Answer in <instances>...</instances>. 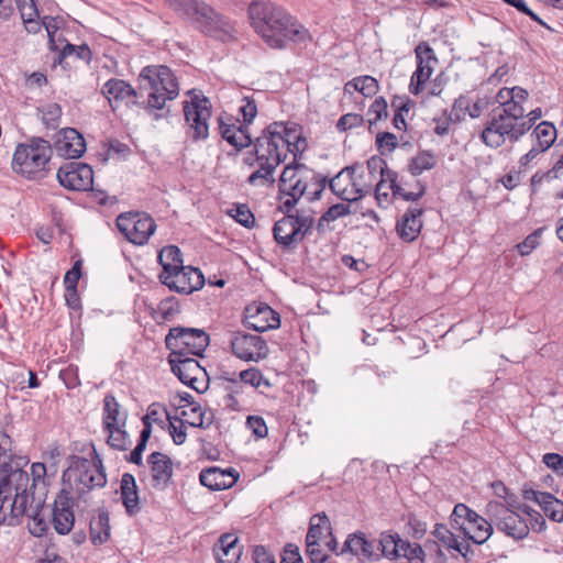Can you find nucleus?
Returning <instances> with one entry per match:
<instances>
[{
  "label": "nucleus",
  "mask_w": 563,
  "mask_h": 563,
  "mask_svg": "<svg viewBox=\"0 0 563 563\" xmlns=\"http://www.w3.org/2000/svg\"><path fill=\"white\" fill-rule=\"evenodd\" d=\"M417 67L410 78L409 91L412 95H419L423 90L424 84L430 79L433 73V65L438 58L433 48L427 43L421 42L415 48Z\"/></svg>",
  "instance_id": "aec40b11"
},
{
  "label": "nucleus",
  "mask_w": 563,
  "mask_h": 563,
  "mask_svg": "<svg viewBox=\"0 0 563 563\" xmlns=\"http://www.w3.org/2000/svg\"><path fill=\"white\" fill-rule=\"evenodd\" d=\"M57 179L66 189L86 191L92 188L93 170L88 164L68 162L58 168Z\"/></svg>",
  "instance_id": "a211bd4d"
},
{
  "label": "nucleus",
  "mask_w": 563,
  "mask_h": 563,
  "mask_svg": "<svg viewBox=\"0 0 563 563\" xmlns=\"http://www.w3.org/2000/svg\"><path fill=\"white\" fill-rule=\"evenodd\" d=\"M347 185L349 184H342V173H338L332 179L329 181V188L330 190L338 196L340 199L345 201H355L363 197V194L361 190H356L358 192L357 196H347Z\"/></svg>",
  "instance_id": "de8ad7c7"
},
{
  "label": "nucleus",
  "mask_w": 563,
  "mask_h": 563,
  "mask_svg": "<svg viewBox=\"0 0 563 563\" xmlns=\"http://www.w3.org/2000/svg\"><path fill=\"white\" fill-rule=\"evenodd\" d=\"M34 504H27L26 509L5 511L0 510V525L15 526L20 523L22 517H27V530L35 538L46 537L51 522V507L44 501L43 487L38 488L37 497L33 498Z\"/></svg>",
  "instance_id": "0eeeda50"
},
{
  "label": "nucleus",
  "mask_w": 563,
  "mask_h": 563,
  "mask_svg": "<svg viewBox=\"0 0 563 563\" xmlns=\"http://www.w3.org/2000/svg\"><path fill=\"white\" fill-rule=\"evenodd\" d=\"M168 363L170 364L172 372L183 384L191 387L198 393L207 389V371L195 357H192V355L178 356L169 354Z\"/></svg>",
  "instance_id": "4468645a"
},
{
  "label": "nucleus",
  "mask_w": 563,
  "mask_h": 563,
  "mask_svg": "<svg viewBox=\"0 0 563 563\" xmlns=\"http://www.w3.org/2000/svg\"><path fill=\"white\" fill-rule=\"evenodd\" d=\"M422 208L409 207L397 221L396 231L402 241L412 242L418 238L422 229Z\"/></svg>",
  "instance_id": "cd10ccee"
},
{
  "label": "nucleus",
  "mask_w": 563,
  "mask_h": 563,
  "mask_svg": "<svg viewBox=\"0 0 563 563\" xmlns=\"http://www.w3.org/2000/svg\"><path fill=\"white\" fill-rule=\"evenodd\" d=\"M68 467L63 472V484L68 486L78 499L86 501V496L95 488L107 485V475L97 451L93 449V459L71 454L67 459Z\"/></svg>",
  "instance_id": "39448f33"
},
{
  "label": "nucleus",
  "mask_w": 563,
  "mask_h": 563,
  "mask_svg": "<svg viewBox=\"0 0 563 563\" xmlns=\"http://www.w3.org/2000/svg\"><path fill=\"white\" fill-rule=\"evenodd\" d=\"M189 101H184V117L187 125V135L195 142L206 140L209 136V120L211 118L210 100L196 93L194 90L188 91Z\"/></svg>",
  "instance_id": "9b49d317"
},
{
  "label": "nucleus",
  "mask_w": 563,
  "mask_h": 563,
  "mask_svg": "<svg viewBox=\"0 0 563 563\" xmlns=\"http://www.w3.org/2000/svg\"><path fill=\"white\" fill-rule=\"evenodd\" d=\"M29 460L19 457L16 466L9 474L0 477V510L5 511L26 509L27 504H34L40 487H43L44 501H46L48 488L45 479L46 466L43 463H33L31 473L24 471Z\"/></svg>",
  "instance_id": "7ed1b4c3"
},
{
  "label": "nucleus",
  "mask_w": 563,
  "mask_h": 563,
  "mask_svg": "<svg viewBox=\"0 0 563 563\" xmlns=\"http://www.w3.org/2000/svg\"><path fill=\"white\" fill-rule=\"evenodd\" d=\"M350 213V206L345 203H335L331 206L320 218L319 227L321 222H331L341 217Z\"/></svg>",
  "instance_id": "bf43d9fd"
},
{
  "label": "nucleus",
  "mask_w": 563,
  "mask_h": 563,
  "mask_svg": "<svg viewBox=\"0 0 563 563\" xmlns=\"http://www.w3.org/2000/svg\"><path fill=\"white\" fill-rule=\"evenodd\" d=\"M486 516L499 531L515 540H522L529 534L530 527L527 521L503 503L489 501L486 505Z\"/></svg>",
  "instance_id": "f8f14e48"
},
{
  "label": "nucleus",
  "mask_w": 563,
  "mask_h": 563,
  "mask_svg": "<svg viewBox=\"0 0 563 563\" xmlns=\"http://www.w3.org/2000/svg\"><path fill=\"white\" fill-rule=\"evenodd\" d=\"M508 505L510 507H514L518 510H521L523 514H526L527 516H529L530 518V521H531V528L537 531V532H542L547 529V522L544 520V518L542 517V515L532 509L531 507L527 506V505H518V506H515V504L510 500H508Z\"/></svg>",
  "instance_id": "09e8293b"
},
{
  "label": "nucleus",
  "mask_w": 563,
  "mask_h": 563,
  "mask_svg": "<svg viewBox=\"0 0 563 563\" xmlns=\"http://www.w3.org/2000/svg\"><path fill=\"white\" fill-rule=\"evenodd\" d=\"M69 57L89 63L91 59V51L87 44L74 45L67 43L59 52V64H63Z\"/></svg>",
  "instance_id": "ea45409f"
},
{
  "label": "nucleus",
  "mask_w": 563,
  "mask_h": 563,
  "mask_svg": "<svg viewBox=\"0 0 563 563\" xmlns=\"http://www.w3.org/2000/svg\"><path fill=\"white\" fill-rule=\"evenodd\" d=\"M119 231L133 244L143 245L147 243L156 230L155 221L146 213L129 212L117 218Z\"/></svg>",
  "instance_id": "2eb2a0df"
},
{
  "label": "nucleus",
  "mask_w": 563,
  "mask_h": 563,
  "mask_svg": "<svg viewBox=\"0 0 563 563\" xmlns=\"http://www.w3.org/2000/svg\"><path fill=\"white\" fill-rule=\"evenodd\" d=\"M497 114L509 118L511 120L522 122L526 109L523 106L517 103L514 101V98H511L499 111V108L496 109Z\"/></svg>",
  "instance_id": "864d4df0"
},
{
  "label": "nucleus",
  "mask_w": 563,
  "mask_h": 563,
  "mask_svg": "<svg viewBox=\"0 0 563 563\" xmlns=\"http://www.w3.org/2000/svg\"><path fill=\"white\" fill-rule=\"evenodd\" d=\"M236 122L238 120H234L232 117H229L227 121L223 117L218 118L219 132L222 139L240 151L254 144V142L247 125H236Z\"/></svg>",
  "instance_id": "b1692460"
},
{
  "label": "nucleus",
  "mask_w": 563,
  "mask_h": 563,
  "mask_svg": "<svg viewBox=\"0 0 563 563\" xmlns=\"http://www.w3.org/2000/svg\"><path fill=\"white\" fill-rule=\"evenodd\" d=\"M545 516L554 522H563V501L552 494H547L540 505Z\"/></svg>",
  "instance_id": "58836bf2"
},
{
  "label": "nucleus",
  "mask_w": 563,
  "mask_h": 563,
  "mask_svg": "<svg viewBox=\"0 0 563 563\" xmlns=\"http://www.w3.org/2000/svg\"><path fill=\"white\" fill-rule=\"evenodd\" d=\"M363 122V115L357 113H346L339 119L336 123V129L341 132H344L350 129L361 126Z\"/></svg>",
  "instance_id": "e2e57ef3"
},
{
  "label": "nucleus",
  "mask_w": 563,
  "mask_h": 563,
  "mask_svg": "<svg viewBox=\"0 0 563 563\" xmlns=\"http://www.w3.org/2000/svg\"><path fill=\"white\" fill-rule=\"evenodd\" d=\"M210 343L209 334L202 329L174 327L165 338L169 354L178 356H202Z\"/></svg>",
  "instance_id": "1a4fd4ad"
},
{
  "label": "nucleus",
  "mask_w": 563,
  "mask_h": 563,
  "mask_svg": "<svg viewBox=\"0 0 563 563\" xmlns=\"http://www.w3.org/2000/svg\"><path fill=\"white\" fill-rule=\"evenodd\" d=\"M139 89L119 78H111L103 84L101 93L109 101L112 111L121 106L163 110L167 100H174L179 95L176 76L164 65L144 67L139 75Z\"/></svg>",
  "instance_id": "f257e3e1"
},
{
  "label": "nucleus",
  "mask_w": 563,
  "mask_h": 563,
  "mask_svg": "<svg viewBox=\"0 0 563 563\" xmlns=\"http://www.w3.org/2000/svg\"><path fill=\"white\" fill-rule=\"evenodd\" d=\"M120 493L122 504L129 516H135L141 511L139 488L135 477L130 473H124L120 482Z\"/></svg>",
  "instance_id": "c85d7f7f"
},
{
  "label": "nucleus",
  "mask_w": 563,
  "mask_h": 563,
  "mask_svg": "<svg viewBox=\"0 0 563 563\" xmlns=\"http://www.w3.org/2000/svg\"><path fill=\"white\" fill-rule=\"evenodd\" d=\"M247 12L253 30L272 48L311 41L309 31L296 18L269 0H253Z\"/></svg>",
  "instance_id": "f03ea898"
},
{
  "label": "nucleus",
  "mask_w": 563,
  "mask_h": 563,
  "mask_svg": "<svg viewBox=\"0 0 563 563\" xmlns=\"http://www.w3.org/2000/svg\"><path fill=\"white\" fill-rule=\"evenodd\" d=\"M432 534L448 548L454 549L462 555H465L461 548V543L456 540L455 536L448 529L445 525L437 523Z\"/></svg>",
  "instance_id": "a18cd8bd"
},
{
  "label": "nucleus",
  "mask_w": 563,
  "mask_h": 563,
  "mask_svg": "<svg viewBox=\"0 0 563 563\" xmlns=\"http://www.w3.org/2000/svg\"><path fill=\"white\" fill-rule=\"evenodd\" d=\"M529 131L527 123L518 122L509 118L497 114L494 110L493 118L487 122L481 133L483 143L492 148L503 146L506 141L510 143L518 142Z\"/></svg>",
  "instance_id": "9d476101"
},
{
  "label": "nucleus",
  "mask_w": 563,
  "mask_h": 563,
  "mask_svg": "<svg viewBox=\"0 0 563 563\" xmlns=\"http://www.w3.org/2000/svg\"><path fill=\"white\" fill-rule=\"evenodd\" d=\"M308 189L307 181L300 176L292 184H289L287 188H283L279 190L280 195H285L287 197H295L300 200V198L306 194Z\"/></svg>",
  "instance_id": "052dcab7"
},
{
  "label": "nucleus",
  "mask_w": 563,
  "mask_h": 563,
  "mask_svg": "<svg viewBox=\"0 0 563 563\" xmlns=\"http://www.w3.org/2000/svg\"><path fill=\"white\" fill-rule=\"evenodd\" d=\"M110 518L107 510H99L90 521V538L93 544H103L110 538Z\"/></svg>",
  "instance_id": "2f4dec72"
},
{
  "label": "nucleus",
  "mask_w": 563,
  "mask_h": 563,
  "mask_svg": "<svg viewBox=\"0 0 563 563\" xmlns=\"http://www.w3.org/2000/svg\"><path fill=\"white\" fill-rule=\"evenodd\" d=\"M532 135L537 139L536 145L539 146L541 151L545 152L555 141L556 130L551 122L542 121L536 126Z\"/></svg>",
  "instance_id": "4c0bfd02"
},
{
  "label": "nucleus",
  "mask_w": 563,
  "mask_h": 563,
  "mask_svg": "<svg viewBox=\"0 0 563 563\" xmlns=\"http://www.w3.org/2000/svg\"><path fill=\"white\" fill-rule=\"evenodd\" d=\"M213 552L218 563H236L241 556L242 548L238 543V537L225 533L216 543Z\"/></svg>",
  "instance_id": "c756f323"
},
{
  "label": "nucleus",
  "mask_w": 563,
  "mask_h": 563,
  "mask_svg": "<svg viewBox=\"0 0 563 563\" xmlns=\"http://www.w3.org/2000/svg\"><path fill=\"white\" fill-rule=\"evenodd\" d=\"M246 426L252 430L253 434L257 439H263L268 433L265 420L260 416H249L246 419Z\"/></svg>",
  "instance_id": "338daca9"
},
{
  "label": "nucleus",
  "mask_w": 563,
  "mask_h": 563,
  "mask_svg": "<svg viewBox=\"0 0 563 563\" xmlns=\"http://www.w3.org/2000/svg\"><path fill=\"white\" fill-rule=\"evenodd\" d=\"M152 474V486L155 489L164 490L172 482L173 462L172 459L162 452H153L147 457Z\"/></svg>",
  "instance_id": "a878e982"
},
{
  "label": "nucleus",
  "mask_w": 563,
  "mask_h": 563,
  "mask_svg": "<svg viewBox=\"0 0 563 563\" xmlns=\"http://www.w3.org/2000/svg\"><path fill=\"white\" fill-rule=\"evenodd\" d=\"M423 550L417 543L404 541L400 559H405V563H423Z\"/></svg>",
  "instance_id": "3c124183"
},
{
  "label": "nucleus",
  "mask_w": 563,
  "mask_h": 563,
  "mask_svg": "<svg viewBox=\"0 0 563 563\" xmlns=\"http://www.w3.org/2000/svg\"><path fill=\"white\" fill-rule=\"evenodd\" d=\"M52 153L53 150L48 141L42 137H32L27 143L16 146L12 168L30 179L35 178L38 173L46 169Z\"/></svg>",
  "instance_id": "423d86ee"
},
{
  "label": "nucleus",
  "mask_w": 563,
  "mask_h": 563,
  "mask_svg": "<svg viewBox=\"0 0 563 563\" xmlns=\"http://www.w3.org/2000/svg\"><path fill=\"white\" fill-rule=\"evenodd\" d=\"M62 115V108L57 103L47 104L42 111V121L47 128L56 129Z\"/></svg>",
  "instance_id": "6e6d98bb"
},
{
  "label": "nucleus",
  "mask_w": 563,
  "mask_h": 563,
  "mask_svg": "<svg viewBox=\"0 0 563 563\" xmlns=\"http://www.w3.org/2000/svg\"><path fill=\"white\" fill-rule=\"evenodd\" d=\"M470 514H472V509H470L464 504H457L454 507V509H453V511L451 514V517H450V521H451L452 527L459 528L461 530H465V528H464V519H465V516H470Z\"/></svg>",
  "instance_id": "69168bd1"
},
{
  "label": "nucleus",
  "mask_w": 563,
  "mask_h": 563,
  "mask_svg": "<svg viewBox=\"0 0 563 563\" xmlns=\"http://www.w3.org/2000/svg\"><path fill=\"white\" fill-rule=\"evenodd\" d=\"M404 541L397 533L383 532L376 544L382 558L389 560H399Z\"/></svg>",
  "instance_id": "7c9ffc66"
},
{
  "label": "nucleus",
  "mask_w": 563,
  "mask_h": 563,
  "mask_svg": "<svg viewBox=\"0 0 563 563\" xmlns=\"http://www.w3.org/2000/svg\"><path fill=\"white\" fill-rule=\"evenodd\" d=\"M243 323L250 330L265 332L279 328L280 317L268 305H251L245 309Z\"/></svg>",
  "instance_id": "4be33fe9"
},
{
  "label": "nucleus",
  "mask_w": 563,
  "mask_h": 563,
  "mask_svg": "<svg viewBox=\"0 0 563 563\" xmlns=\"http://www.w3.org/2000/svg\"><path fill=\"white\" fill-rule=\"evenodd\" d=\"M369 126L388 117L387 101L384 97H377L367 111Z\"/></svg>",
  "instance_id": "49530a36"
},
{
  "label": "nucleus",
  "mask_w": 563,
  "mask_h": 563,
  "mask_svg": "<svg viewBox=\"0 0 563 563\" xmlns=\"http://www.w3.org/2000/svg\"><path fill=\"white\" fill-rule=\"evenodd\" d=\"M397 179H398L397 173L391 169H388V167L386 166L380 175V180L376 185V188H375L376 198L377 199L380 198V189H383L384 184L386 181L389 183V188L391 189L393 194L395 192V190L399 191L400 185L397 183Z\"/></svg>",
  "instance_id": "4d7b16f0"
},
{
  "label": "nucleus",
  "mask_w": 563,
  "mask_h": 563,
  "mask_svg": "<svg viewBox=\"0 0 563 563\" xmlns=\"http://www.w3.org/2000/svg\"><path fill=\"white\" fill-rule=\"evenodd\" d=\"M164 412L166 413V419L168 420V431L173 438V441L176 445H181L185 443L187 439V432H186V422L180 418H173L167 409H164Z\"/></svg>",
  "instance_id": "c03bdc74"
},
{
  "label": "nucleus",
  "mask_w": 563,
  "mask_h": 563,
  "mask_svg": "<svg viewBox=\"0 0 563 563\" xmlns=\"http://www.w3.org/2000/svg\"><path fill=\"white\" fill-rule=\"evenodd\" d=\"M280 563H303L299 548L294 543H287L284 547Z\"/></svg>",
  "instance_id": "774afa93"
},
{
  "label": "nucleus",
  "mask_w": 563,
  "mask_h": 563,
  "mask_svg": "<svg viewBox=\"0 0 563 563\" xmlns=\"http://www.w3.org/2000/svg\"><path fill=\"white\" fill-rule=\"evenodd\" d=\"M239 478V473L230 467L221 470L220 467L212 466L201 471L199 481L201 485L211 490H223L232 487Z\"/></svg>",
  "instance_id": "bb28decb"
},
{
  "label": "nucleus",
  "mask_w": 563,
  "mask_h": 563,
  "mask_svg": "<svg viewBox=\"0 0 563 563\" xmlns=\"http://www.w3.org/2000/svg\"><path fill=\"white\" fill-rule=\"evenodd\" d=\"M355 86H358V92L366 98L375 96L379 89L377 79L368 75L356 77Z\"/></svg>",
  "instance_id": "603ef678"
},
{
  "label": "nucleus",
  "mask_w": 563,
  "mask_h": 563,
  "mask_svg": "<svg viewBox=\"0 0 563 563\" xmlns=\"http://www.w3.org/2000/svg\"><path fill=\"white\" fill-rule=\"evenodd\" d=\"M313 225L311 214L296 210L295 214H286L274 224V239L284 250H292L311 232Z\"/></svg>",
  "instance_id": "6e6552de"
},
{
  "label": "nucleus",
  "mask_w": 563,
  "mask_h": 563,
  "mask_svg": "<svg viewBox=\"0 0 563 563\" xmlns=\"http://www.w3.org/2000/svg\"><path fill=\"white\" fill-rule=\"evenodd\" d=\"M254 152L256 155V162L260 168L252 173L247 178V184L255 186L258 180H263L269 184L275 183L274 173L276 168L285 162V155L275 154L273 155L268 150L263 147L254 141Z\"/></svg>",
  "instance_id": "412c9836"
},
{
  "label": "nucleus",
  "mask_w": 563,
  "mask_h": 563,
  "mask_svg": "<svg viewBox=\"0 0 563 563\" xmlns=\"http://www.w3.org/2000/svg\"><path fill=\"white\" fill-rule=\"evenodd\" d=\"M191 412L197 413V418L188 422L189 426L202 429H207L211 426L213 421V416L211 412L202 411L199 405L191 407Z\"/></svg>",
  "instance_id": "680f3d73"
},
{
  "label": "nucleus",
  "mask_w": 563,
  "mask_h": 563,
  "mask_svg": "<svg viewBox=\"0 0 563 563\" xmlns=\"http://www.w3.org/2000/svg\"><path fill=\"white\" fill-rule=\"evenodd\" d=\"M167 5L196 30L221 42L235 37V29L229 18L216 11L203 0H165Z\"/></svg>",
  "instance_id": "20e7f679"
},
{
  "label": "nucleus",
  "mask_w": 563,
  "mask_h": 563,
  "mask_svg": "<svg viewBox=\"0 0 563 563\" xmlns=\"http://www.w3.org/2000/svg\"><path fill=\"white\" fill-rule=\"evenodd\" d=\"M375 144L377 150L384 154V150L393 152L398 145V140L394 133L380 132L376 135Z\"/></svg>",
  "instance_id": "13d9d810"
},
{
  "label": "nucleus",
  "mask_w": 563,
  "mask_h": 563,
  "mask_svg": "<svg viewBox=\"0 0 563 563\" xmlns=\"http://www.w3.org/2000/svg\"><path fill=\"white\" fill-rule=\"evenodd\" d=\"M121 423L120 404L112 394H107L103 398L102 428H110Z\"/></svg>",
  "instance_id": "e433bc0d"
},
{
  "label": "nucleus",
  "mask_w": 563,
  "mask_h": 563,
  "mask_svg": "<svg viewBox=\"0 0 563 563\" xmlns=\"http://www.w3.org/2000/svg\"><path fill=\"white\" fill-rule=\"evenodd\" d=\"M232 353L243 361L258 362L268 356V346L264 339L256 334L238 331L230 340Z\"/></svg>",
  "instance_id": "f3484780"
},
{
  "label": "nucleus",
  "mask_w": 563,
  "mask_h": 563,
  "mask_svg": "<svg viewBox=\"0 0 563 563\" xmlns=\"http://www.w3.org/2000/svg\"><path fill=\"white\" fill-rule=\"evenodd\" d=\"M157 258L158 263L163 267V272L161 274H170L184 265L181 251L176 245H168L163 247L159 251Z\"/></svg>",
  "instance_id": "f704fd0d"
},
{
  "label": "nucleus",
  "mask_w": 563,
  "mask_h": 563,
  "mask_svg": "<svg viewBox=\"0 0 563 563\" xmlns=\"http://www.w3.org/2000/svg\"><path fill=\"white\" fill-rule=\"evenodd\" d=\"M299 135L301 133L298 131L297 124L275 121L263 130L262 135L256 137L255 142L262 144L273 155H285L286 159L287 153L284 150L291 145Z\"/></svg>",
  "instance_id": "ddd939ff"
},
{
  "label": "nucleus",
  "mask_w": 563,
  "mask_h": 563,
  "mask_svg": "<svg viewBox=\"0 0 563 563\" xmlns=\"http://www.w3.org/2000/svg\"><path fill=\"white\" fill-rule=\"evenodd\" d=\"M126 418H122V423L110 428H103L108 434L107 443L110 448L118 451H126L131 445V439L125 430Z\"/></svg>",
  "instance_id": "473e14b6"
},
{
  "label": "nucleus",
  "mask_w": 563,
  "mask_h": 563,
  "mask_svg": "<svg viewBox=\"0 0 563 563\" xmlns=\"http://www.w3.org/2000/svg\"><path fill=\"white\" fill-rule=\"evenodd\" d=\"M435 157L430 152H420L411 158L408 169L412 176H418L424 170H430L435 166Z\"/></svg>",
  "instance_id": "a19ab883"
},
{
  "label": "nucleus",
  "mask_w": 563,
  "mask_h": 563,
  "mask_svg": "<svg viewBox=\"0 0 563 563\" xmlns=\"http://www.w3.org/2000/svg\"><path fill=\"white\" fill-rule=\"evenodd\" d=\"M158 278L172 291L185 295L199 290L205 285L203 274L192 266L183 265L170 274H159Z\"/></svg>",
  "instance_id": "dca6fc26"
},
{
  "label": "nucleus",
  "mask_w": 563,
  "mask_h": 563,
  "mask_svg": "<svg viewBox=\"0 0 563 563\" xmlns=\"http://www.w3.org/2000/svg\"><path fill=\"white\" fill-rule=\"evenodd\" d=\"M49 507L51 522L54 530L60 536L68 534L75 523L74 501L70 492L66 487L60 489Z\"/></svg>",
  "instance_id": "6ab92c4d"
},
{
  "label": "nucleus",
  "mask_w": 563,
  "mask_h": 563,
  "mask_svg": "<svg viewBox=\"0 0 563 563\" xmlns=\"http://www.w3.org/2000/svg\"><path fill=\"white\" fill-rule=\"evenodd\" d=\"M239 112L243 118L242 124H246L249 128L257 114V106L255 100L252 97L242 98Z\"/></svg>",
  "instance_id": "5fc2aeb1"
},
{
  "label": "nucleus",
  "mask_w": 563,
  "mask_h": 563,
  "mask_svg": "<svg viewBox=\"0 0 563 563\" xmlns=\"http://www.w3.org/2000/svg\"><path fill=\"white\" fill-rule=\"evenodd\" d=\"M377 547L376 539H369L364 532L356 531L347 536L342 552L351 553L360 560L376 562L382 558Z\"/></svg>",
  "instance_id": "5701e85b"
},
{
  "label": "nucleus",
  "mask_w": 563,
  "mask_h": 563,
  "mask_svg": "<svg viewBox=\"0 0 563 563\" xmlns=\"http://www.w3.org/2000/svg\"><path fill=\"white\" fill-rule=\"evenodd\" d=\"M54 147L59 156L78 158L86 152V142L77 130L66 128L58 133Z\"/></svg>",
  "instance_id": "393cba45"
},
{
  "label": "nucleus",
  "mask_w": 563,
  "mask_h": 563,
  "mask_svg": "<svg viewBox=\"0 0 563 563\" xmlns=\"http://www.w3.org/2000/svg\"><path fill=\"white\" fill-rule=\"evenodd\" d=\"M239 379L243 383V385H250L254 388H260L261 386L269 388L272 386L269 380L264 377L262 372L256 367L241 371L239 373Z\"/></svg>",
  "instance_id": "37998d69"
},
{
  "label": "nucleus",
  "mask_w": 563,
  "mask_h": 563,
  "mask_svg": "<svg viewBox=\"0 0 563 563\" xmlns=\"http://www.w3.org/2000/svg\"><path fill=\"white\" fill-rule=\"evenodd\" d=\"M471 529L474 531V534H470L465 528V530H463L465 536H467L474 543L483 544L493 534V522L490 520L487 521L484 518L482 520H477V523H473Z\"/></svg>",
  "instance_id": "79ce46f5"
},
{
  "label": "nucleus",
  "mask_w": 563,
  "mask_h": 563,
  "mask_svg": "<svg viewBox=\"0 0 563 563\" xmlns=\"http://www.w3.org/2000/svg\"><path fill=\"white\" fill-rule=\"evenodd\" d=\"M12 452V439L4 432H0V477L14 470L19 461Z\"/></svg>",
  "instance_id": "72a5a7b5"
},
{
  "label": "nucleus",
  "mask_w": 563,
  "mask_h": 563,
  "mask_svg": "<svg viewBox=\"0 0 563 563\" xmlns=\"http://www.w3.org/2000/svg\"><path fill=\"white\" fill-rule=\"evenodd\" d=\"M301 170H308L305 164H300L297 161L285 166L280 178H279V190L287 188L289 184H292L297 179V175Z\"/></svg>",
  "instance_id": "8fccbe9b"
},
{
  "label": "nucleus",
  "mask_w": 563,
  "mask_h": 563,
  "mask_svg": "<svg viewBox=\"0 0 563 563\" xmlns=\"http://www.w3.org/2000/svg\"><path fill=\"white\" fill-rule=\"evenodd\" d=\"M235 213L232 217L244 228H252L255 224V217L245 205H239L235 208Z\"/></svg>",
  "instance_id": "0e129e2a"
},
{
  "label": "nucleus",
  "mask_w": 563,
  "mask_h": 563,
  "mask_svg": "<svg viewBox=\"0 0 563 563\" xmlns=\"http://www.w3.org/2000/svg\"><path fill=\"white\" fill-rule=\"evenodd\" d=\"M324 531L331 534L330 520L324 512L312 516L310 527L306 536V543H320Z\"/></svg>",
  "instance_id": "c9c22d12"
}]
</instances>
